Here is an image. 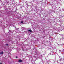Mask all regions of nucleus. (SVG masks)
<instances>
[{"label": "nucleus", "instance_id": "423d86ee", "mask_svg": "<svg viewBox=\"0 0 64 64\" xmlns=\"http://www.w3.org/2000/svg\"><path fill=\"white\" fill-rule=\"evenodd\" d=\"M0 64H2V62H0Z\"/></svg>", "mask_w": 64, "mask_h": 64}, {"label": "nucleus", "instance_id": "7ed1b4c3", "mask_svg": "<svg viewBox=\"0 0 64 64\" xmlns=\"http://www.w3.org/2000/svg\"><path fill=\"white\" fill-rule=\"evenodd\" d=\"M3 54V52H2L0 53V54Z\"/></svg>", "mask_w": 64, "mask_h": 64}, {"label": "nucleus", "instance_id": "0eeeda50", "mask_svg": "<svg viewBox=\"0 0 64 64\" xmlns=\"http://www.w3.org/2000/svg\"><path fill=\"white\" fill-rule=\"evenodd\" d=\"M18 58V57L17 56H16V58Z\"/></svg>", "mask_w": 64, "mask_h": 64}, {"label": "nucleus", "instance_id": "f03ea898", "mask_svg": "<svg viewBox=\"0 0 64 64\" xmlns=\"http://www.w3.org/2000/svg\"><path fill=\"white\" fill-rule=\"evenodd\" d=\"M28 32H32V30L30 29V30H28Z\"/></svg>", "mask_w": 64, "mask_h": 64}, {"label": "nucleus", "instance_id": "f257e3e1", "mask_svg": "<svg viewBox=\"0 0 64 64\" xmlns=\"http://www.w3.org/2000/svg\"><path fill=\"white\" fill-rule=\"evenodd\" d=\"M18 62H22L23 60H19L18 61Z\"/></svg>", "mask_w": 64, "mask_h": 64}, {"label": "nucleus", "instance_id": "6e6552de", "mask_svg": "<svg viewBox=\"0 0 64 64\" xmlns=\"http://www.w3.org/2000/svg\"><path fill=\"white\" fill-rule=\"evenodd\" d=\"M50 54L51 55V54Z\"/></svg>", "mask_w": 64, "mask_h": 64}, {"label": "nucleus", "instance_id": "20e7f679", "mask_svg": "<svg viewBox=\"0 0 64 64\" xmlns=\"http://www.w3.org/2000/svg\"><path fill=\"white\" fill-rule=\"evenodd\" d=\"M22 24L23 23V22L22 21L21 22H20Z\"/></svg>", "mask_w": 64, "mask_h": 64}, {"label": "nucleus", "instance_id": "39448f33", "mask_svg": "<svg viewBox=\"0 0 64 64\" xmlns=\"http://www.w3.org/2000/svg\"><path fill=\"white\" fill-rule=\"evenodd\" d=\"M6 46H8V44H6Z\"/></svg>", "mask_w": 64, "mask_h": 64}]
</instances>
